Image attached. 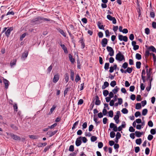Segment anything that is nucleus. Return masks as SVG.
I'll return each instance as SVG.
<instances>
[{
    "mask_svg": "<svg viewBox=\"0 0 156 156\" xmlns=\"http://www.w3.org/2000/svg\"><path fill=\"white\" fill-rule=\"evenodd\" d=\"M133 70V69L132 67H128L127 68L126 70V73L127 72L129 73H131Z\"/></svg>",
    "mask_w": 156,
    "mask_h": 156,
    "instance_id": "obj_38",
    "label": "nucleus"
},
{
    "mask_svg": "<svg viewBox=\"0 0 156 156\" xmlns=\"http://www.w3.org/2000/svg\"><path fill=\"white\" fill-rule=\"evenodd\" d=\"M56 106L55 105H53L52 107L50 109V111L49 113V115H51L52 114L55 110V109L56 108Z\"/></svg>",
    "mask_w": 156,
    "mask_h": 156,
    "instance_id": "obj_28",
    "label": "nucleus"
},
{
    "mask_svg": "<svg viewBox=\"0 0 156 156\" xmlns=\"http://www.w3.org/2000/svg\"><path fill=\"white\" fill-rule=\"evenodd\" d=\"M140 87L141 91L143 90H144L145 86L144 85V84L142 83H141L140 84Z\"/></svg>",
    "mask_w": 156,
    "mask_h": 156,
    "instance_id": "obj_54",
    "label": "nucleus"
},
{
    "mask_svg": "<svg viewBox=\"0 0 156 156\" xmlns=\"http://www.w3.org/2000/svg\"><path fill=\"white\" fill-rule=\"evenodd\" d=\"M29 51L28 50L25 51L23 53L22 55V58H26L28 54Z\"/></svg>",
    "mask_w": 156,
    "mask_h": 156,
    "instance_id": "obj_16",
    "label": "nucleus"
},
{
    "mask_svg": "<svg viewBox=\"0 0 156 156\" xmlns=\"http://www.w3.org/2000/svg\"><path fill=\"white\" fill-rule=\"evenodd\" d=\"M128 63L127 62H125L123 64L122 67L124 69H126L128 68Z\"/></svg>",
    "mask_w": 156,
    "mask_h": 156,
    "instance_id": "obj_39",
    "label": "nucleus"
},
{
    "mask_svg": "<svg viewBox=\"0 0 156 156\" xmlns=\"http://www.w3.org/2000/svg\"><path fill=\"white\" fill-rule=\"evenodd\" d=\"M79 120H78L75 122L73 124V126L72 128V130H74L76 128V126H77L79 123Z\"/></svg>",
    "mask_w": 156,
    "mask_h": 156,
    "instance_id": "obj_32",
    "label": "nucleus"
},
{
    "mask_svg": "<svg viewBox=\"0 0 156 156\" xmlns=\"http://www.w3.org/2000/svg\"><path fill=\"white\" fill-rule=\"evenodd\" d=\"M109 63L108 62H106L105 64L104 69L105 70H107L109 68Z\"/></svg>",
    "mask_w": 156,
    "mask_h": 156,
    "instance_id": "obj_41",
    "label": "nucleus"
},
{
    "mask_svg": "<svg viewBox=\"0 0 156 156\" xmlns=\"http://www.w3.org/2000/svg\"><path fill=\"white\" fill-rule=\"evenodd\" d=\"M150 133L152 135L156 134V128L152 129L150 130Z\"/></svg>",
    "mask_w": 156,
    "mask_h": 156,
    "instance_id": "obj_31",
    "label": "nucleus"
},
{
    "mask_svg": "<svg viewBox=\"0 0 156 156\" xmlns=\"http://www.w3.org/2000/svg\"><path fill=\"white\" fill-rule=\"evenodd\" d=\"M110 135L111 138H113L115 136V133L114 131H112L110 133Z\"/></svg>",
    "mask_w": 156,
    "mask_h": 156,
    "instance_id": "obj_51",
    "label": "nucleus"
},
{
    "mask_svg": "<svg viewBox=\"0 0 156 156\" xmlns=\"http://www.w3.org/2000/svg\"><path fill=\"white\" fill-rule=\"evenodd\" d=\"M2 78L3 79V82L5 85V89H7L9 87V82L6 79L4 78L3 77Z\"/></svg>",
    "mask_w": 156,
    "mask_h": 156,
    "instance_id": "obj_12",
    "label": "nucleus"
},
{
    "mask_svg": "<svg viewBox=\"0 0 156 156\" xmlns=\"http://www.w3.org/2000/svg\"><path fill=\"white\" fill-rule=\"evenodd\" d=\"M136 143L137 145H140L142 143V140L141 138L137 139L136 140Z\"/></svg>",
    "mask_w": 156,
    "mask_h": 156,
    "instance_id": "obj_30",
    "label": "nucleus"
},
{
    "mask_svg": "<svg viewBox=\"0 0 156 156\" xmlns=\"http://www.w3.org/2000/svg\"><path fill=\"white\" fill-rule=\"evenodd\" d=\"M153 138V136L151 134H149L147 136V139L149 140H151Z\"/></svg>",
    "mask_w": 156,
    "mask_h": 156,
    "instance_id": "obj_60",
    "label": "nucleus"
},
{
    "mask_svg": "<svg viewBox=\"0 0 156 156\" xmlns=\"http://www.w3.org/2000/svg\"><path fill=\"white\" fill-rule=\"evenodd\" d=\"M95 104L97 105H100L101 104V101L99 100L98 96L96 95L95 98Z\"/></svg>",
    "mask_w": 156,
    "mask_h": 156,
    "instance_id": "obj_15",
    "label": "nucleus"
},
{
    "mask_svg": "<svg viewBox=\"0 0 156 156\" xmlns=\"http://www.w3.org/2000/svg\"><path fill=\"white\" fill-rule=\"evenodd\" d=\"M119 39L120 41H124L125 42H127L128 41V37L126 36H123L122 35L119 34L118 36Z\"/></svg>",
    "mask_w": 156,
    "mask_h": 156,
    "instance_id": "obj_7",
    "label": "nucleus"
},
{
    "mask_svg": "<svg viewBox=\"0 0 156 156\" xmlns=\"http://www.w3.org/2000/svg\"><path fill=\"white\" fill-rule=\"evenodd\" d=\"M81 136H80L76 139L75 144L76 146L78 147L81 144Z\"/></svg>",
    "mask_w": 156,
    "mask_h": 156,
    "instance_id": "obj_10",
    "label": "nucleus"
},
{
    "mask_svg": "<svg viewBox=\"0 0 156 156\" xmlns=\"http://www.w3.org/2000/svg\"><path fill=\"white\" fill-rule=\"evenodd\" d=\"M52 145L47 146L44 149L43 151L44 152H46L47 151L51 148V147Z\"/></svg>",
    "mask_w": 156,
    "mask_h": 156,
    "instance_id": "obj_34",
    "label": "nucleus"
},
{
    "mask_svg": "<svg viewBox=\"0 0 156 156\" xmlns=\"http://www.w3.org/2000/svg\"><path fill=\"white\" fill-rule=\"evenodd\" d=\"M7 27H4L3 30L2 31L1 33L2 34L5 32V34L6 36L8 37L10 35L11 31L13 30V27H9L7 30Z\"/></svg>",
    "mask_w": 156,
    "mask_h": 156,
    "instance_id": "obj_2",
    "label": "nucleus"
},
{
    "mask_svg": "<svg viewBox=\"0 0 156 156\" xmlns=\"http://www.w3.org/2000/svg\"><path fill=\"white\" fill-rule=\"evenodd\" d=\"M109 116L112 118L113 116V112L112 110H110L108 112Z\"/></svg>",
    "mask_w": 156,
    "mask_h": 156,
    "instance_id": "obj_47",
    "label": "nucleus"
},
{
    "mask_svg": "<svg viewBox=\"0 0 156 156\" xmlns=\"http://www.w3.org/2000/svg\"><path fill=\"white\" fill-rule=\"evenodd\" d=\"M82 129H86L87 127V122H85L83 123L82 125Z\"/></svg>",
    "mask_w": 156,
    "mask_h": 156,
    "instance_id": "obj_56",
    "label": "nucleus"
},
{
    "mask_svg": "<svg viewBox=\"0 0 156 156\" xmlns=\"http://www.w3.org/2000/svg\"><path fill=\"white\" fill-rule=\"evenodd\" d=\"M108 42V40L106 38H104L101 41V44L102 46L103 47H105L107 44Z\"/></svg>",
    "mask_w": 156,
    "mask_h": 156,
    "instance_id": "obj_9",
    "label": "nucleus"
},
{
    "mask_svg": "<svg viewBox=\"0 0 156 156\" xmlns=\"http://www.w3.org/2000/svg\"><path fill=\"white\" fill-rule=\"evenodd\" d=\"M79 41L81 44V48L83 49L85 47V44L83 41V37L80 38Z\"/></svg>",
    "mask_w": 156,
    "mask_h": 156,
    "instance_id": "obj_21",
    "label": "nucleus"
},
{
    "mask_svg": "<svg viewBox=\"0 0 156 156\" xmlns=\"http://www.w3.org/2000/svg\"><path fill=\"white\" fill-rule=\"evenodd\" d=\"M53 66L51 64L48 68L47 71L48 73H50L52 69Z\"/></svg>",
    "mask_w": 156,
    "mask_h": 156,
    "instance_id": "obj_63",
    "label": "nucleus"
},
{
    "mask_svg": "<svg viewBox=\"0 0 156 156\" xmlns=\"http://www.w3.org/2000/svg\"><path fill=\"white\" fill-rule=\"evenodd\" d=\"M134 38V35L133 34H131L129 36V39L131 41H133Z\"/></svg>",
    "mask_w": 156,
    "mask_h": 156,
    "instance_id": "obj_62",
    "label": "nucleus"
},
{
    "mask_svg": "<svg viewBox=\"0 0 156 156\" xmlns=\"http://www.w3.org/2000/svg\"><path fill=\"white\" fill-rule=\"evenodd\" d=\"M107 51L109 52V55L112 56L114 55V51L113 48L110 46H107L106 48Z\"/></svg>",
    "mask_w": 156,
    "mask_h": 156,
    "instance_id": "obj_5",
    "label": "nucleus"
},
{
    "mask_svg": "<svg viewBox=\"0 0 156 156\" xmlns=\"http://www.w3.org/2000/svg\"><path fill=\"white\" fill-rule=\"evenodd\" d=\"M117 67V65L116 64H115L113 66H111L110 67V69L109 72L110 73H112L113 72L114 70H115L116 69Z\"/></svg>",
    "mask_w": 156,
    "mask_h": 156,
    "instance_id": "obj_14",
    "label": "nucleus"
},
{
    "mask_svg": "<svg viewBox=\"0 0 156 156\" xmlns=\"http://www.w3.org/2000/svg\"><path fill=\"white\" fill-rule=\"evenodd\" d=\"M60 45L64 51V52L66 54H67L68 53V51L65 45L64 44H60Z\"/></svg>",
    "mask_w": 156,
    "mask_h": 156,
    "instance_id": "obj_18",
    "label": "nucleus"
},
{
    "mask_svg": "<svg viewBox=\"0 0 156 156\" xmlns=\"http://www.w3.org/2000/svg\"><path fill=\"white\" fill-rule=\"evenodd\" d=\"M57 30L63 36L66 37V32H65L63 30L61 29L60 28H58L57 29Z\"/></svg>",
    "mask_w": 156,
    "mask_h": 156,
    "instance_id": "obj_13",
    "label": "nucleus"
},
{
    "mask_svg": "<svg viewBox=\"0 0 156 156\" xmlns=\"http://www.w3.org/2000/svg\"><path fill=\"white\" fill-rule=\"evenodd\" d=\"M109 84L108 83L107 81L104 82L103 85L102 86V89H105L106 87L109 86Z\"/></svg>",
    "mask_w": 156,
    "mask_h": 156,
    "instance_id": "obj_23",
    "label": "nucleus"
},
{
    "mask_svg": "<svg viewBox=\"0 0 156 156\" xmlns=\"http://www.w3.org/2000/svg\"><path fill=\"white\" fill-rule=\"evenodd\" d=\"M119 88L117 86H116L115 88L112 90V92L114 94H116L119 90Z\"/></svg>",
    "mask_w": 156,
    "mask_h": 156,
    "instance_id": "obj_26",
    "label": "nucleus"
},
{
    "mask_svg": "<svg viewBox=\"0 0 156 156\" xmlns=\"http://www.w3.org/2000/svg\"><path fill=\"white\" fill-rule=\"evenodd\" d=\"M60 77L59 74L57 73L55 75L53 80L54 83H56L59 80Z\"/></svg>",
    "mask_w": 156,
    "mask_h": 156,
    "instance_id": "obj_8",
    "label": "nucleus"
},
{
    "mask_svg": "<svg viewBox=\"0 0 156 156\" xmlns=\"http://www.w3.org/2000/svg\"><path fill=\"white\" fill-rule=\"evenodd\" d=\"M136 136L137 137H140L143 134V132H140L138 131H136L135 133Z\"/></svg>",
    "mask_w": 156,
    "mask_h": 156,
    "instance_id": "obj_20",
    "label": "nucleus"
},
{
    "mask_svg": "<svg viewBox=\"0 0 156 156\" xmlns=\"http://www.w3.org/2000/svg\"><path fill=\"white\" fill-rule=\"evenodd\" d=\"M74 71L71 70V75H70V79L72 80L73 81L74 80Z\"/></svg>",
    "mask_w": 156,
    "mask_h": 156,
    "instance_id": "obj_33",
    "label": "nucleus"
},
{
    "mask_svg": "<svg viewBox=\"0 0 156 156\" xmlns=\"http://www.w3.org/2000/svg\"><path fill=\"white\" fill-rule=\"evenodd\" d=\"M65 80L66 83H67L69 80V76L67 73L65 74Z\"/></svg>",
    "mask_w": 156,
    "mask_h": 156,
    "instance_id": "obj_46",
    "label": "nucleus"
},
{
    "mask_svg": "<svg viewBox=\"0 0 156 156\" xmlns=\"http://www.w3.org/2000/svg\"><path fill=\"white\" fill-rule=\"evenodd\" d=\"M7 135L9 136H11L14 140H20V137L17 136L16 135H15L12 133H8Z\"/></svg>",
    "mask_w": 156,
    "mask_h": 156,
    "instance_id": "obj_4",
    "label": "nucleus"
},
{
    "mask_svg": "<svg viewBox=\"0 0 156 156\" xmlns=\"http://www.w3.org/2000/svg\"><path fill=\"white\" fill-rule=\"evenodd\" d=\"M27 34V33H24L23 34L21 35L20 36V41H22L23 40V39L26 37V36Z\"/></svg>",
    "mask_w": 156,
    "mask_h": 156,
    "instance_id": "obj_29",
    "label": "nucleus"
},
{
    "mask_svg": "<svg viewBox=\"0 0 156 156\" xmlns=\"http://www.w3.org/2000/svg\"><path fill=\"white\" fill-rule=\"evenodd\" d=\"M115 59L119 62H121L123 60L125 61L124 55L120 51H119V52L116 55Z\"/></svg>",
    "mask_w": 156,
    "mask_h": 156,
    "instance_id": "obj_1",
    "label": "nucleus"
},
{
    "mask_svg": "<svg viewBox=\"0 0 156 156\" xmlns=\"http://www.w3.org/2000/svg\"><path fill=\"white\" fill-rule=\"evenodd\" d=\"M129 130L130 132H133L135 131V129L132 126H131L129 127Z\"/></svg>",
    "mask_w": 156,
    "mask_h": 156,
    "instance_id": "obj_57",
    "label": "nucleus"
},
{
    "mask_svg": "<svg viewBox=\"0 0 156 156\" xmlns=\"http://www.w3.org/2000/svg\"><path fill=\"white\" fill-rule=\"evenodd\" d=\"M82 140L83 142V143H86L87 141V138L85 137L81 136V140Z\"/></svg>",
    "mask_w": 156,
    "mask_h": 156,
    "instance_id": "obj_49",
    "label": "nucleus"
},
{
    "mask_svg": "<svg viewBox=\"0 0 156 156\" xmlns=\"http://www.w3.org/2000/svg\"><path fill=\"white\" fill-rule=\"evenodd\" d=\"M97 25L99 29L104 30H105V28L104 27V26L102 25L101 23L99 21L98 22Z\"/></svg>",
    "mask_w": 156,
    "mask_h": 156,
    "instance_id": "obj_19",
    "label": "nucleus"
},
{
    "mask_svg": "<svg viewBox=\"0 0 156 156\" xmlns=\"http://www.w3.org/2000/svg\"><path fill=\"white\" fill-rule=\"evenodd\" d=\"M80 80V77L79 76L78 74H77L76 76L75 81L76 83H77Z\"/></svg>",
    "mask_w": 156,
    "mask_h": 156,
    "instance_id": "obj_48",
    "label": "nucleus"
},
{
    "mask_svg": "<svg viewBox=\"0 0 156 156\" xmlns=\"http://www.w3.org/2000/svg\"><path fill=\"white\" fill-rule=\"evenodd\" d=\"M94 101H92V102L91 103V104L89 106L90 109V110H91L93 109V108L94 107Z\"/></svg>",
    "mask_w": 156,
    "mask_h": 156,
    "instance_id": "obj_52",
    "label": "nucleus"
},
{
    "mask_svg": "<svg viewBox=\"0 0 156 156\" xmlns=\"http://www.w3.org/2000/svg\"><path fill=\"white\" fill-rule=\"evenodd\" d=\"M97 139V138L95 136H92L91 137V141L92 142H94L96 141Z\"/></svg>",
    "mask_w": 156,
    "mask_h": 156,
    "instance_id": "obj_40",
    "label": "nucleus"
},
{
    "mask_svg": "<svg viewBox=\"0 0 156 156\" xmlns=\"http://www.w3.org/2000/svg\"><path fill=\"white\" fill-rule=\"evenodd\" d=\"M107 19L110 21H112V23L115 24L116 23V20L114 17H113L110 15L108 14L107 16Z\"/></svg>",
    "mask_w": 156,
    "mask_h": 156,
    "instance_id": "obj_6",
    "label": "nucleus"
},
{
    "mask_svg": "<svg viewBox=\"0 0 156 156\" xmlns=\"http://www.w3.org/2000/svg\"><path fill=\"white\" fill-rule=\"evenodd\" d=\"M16 61L17 60L16 58L14 59L13 61H11L10 63V66L12 68L16 65Z\"/></svg>",
    "mask_w": 156,
    "mask_h": 156,
    "instance_id": "obj_22",
    "label": "nucleus"
},
{
    "mask_svg": "<svg viewBox=\"0 0 156 156\" xmlns=\"http://www.w3.org/2000/svg\"><path fill=\"white\" fill-rule=\"evenodd\" d=\"M116 82L115 80H113V81H112L110 83V85L112 87H114L115 85H116Z\"/></svg>",
    "mask_w": 156,
    "mask_h": 156,
    "instance_id": "obj_45",
    "label": "nucleus"
},
{
    "mask_svg": "<svg viewBox=\"0 0 156 156\" xmlns=\"http://www.w3.org/2000/svg\"><path fill=\"white\" fill-rule=\"evenodd\" d=\"M103 146V144L102 142H99L98 144V147L99 148H101Z\"/></svg>",
    "mask_w": 156,
    "mask_h": 156,
    "instance_id": "obj_61",
    "label": "nucleus"
},
{
    "mask_svg": "<svg viewBox=\"0 0 156 156\" xmlns=\"http://www.w3.org/2000/svg\"><path fill=\"white\" fill-rule=\"evenodd\" d=\"M33 23L35 24H39L42 22V17L38 16L34 18L32 21Z\"/></svg>",
    "mask_w": 156,
    "mask_h": 156,
    "instance_id": "obj_3",
    "label": "nucleus"
},
{
    "mask_svg": "<svg viewBox=\"0 0 156 156\" xmlns=\"http://www.w3.org/2000/svg\"><path fill=\"white\" fill-rule=\"evenodd\" d=\"M147 124L148 126L150 127H152L153 126V123L151 120L149 121Z\"/></svg>",
    "mask_w": 156,
    "mask_h": 156,
    "instance_id": "obj_53",
    "label": "nucleus"
},
{
    "mask_svg": "<svg viewBox=\"0 0 156 156\" xmlns=\"http://www.w3.org/2000/svg\"><path fill=\"white\" fill-rule=\"evenodd\" d=\"M122 112L124 114H126L128 113V111L126 108H123L121 110Z\"/></svg>",
    "mask_w": 156,
    "mask_h": 156,
    "instance_id": "obj_44",
    "label": "nucleus"
},
{
    "mask_svg": "<svg viewBox=\"0 0 156 156\" xmlns=\"http://www.w3.org/2000/svg\"><path fill=\"white\" fill-rule=\"evenodd\" d=\"M135 56L136 59L138 60H140L142 58L141 55L138 53L136 54Z\"/></svg>",
    "mask_w": 156,
    "mask_h": 156,
    "instance_id": "obj_35",
    "label": "nucleus"
},
{
    "mask_svg": "<svg viewBox=\"0 0 156 156\" xmlns=\"http://www.w3.org/2000/svg\"><path fill=\"white\" fill-rule=\"evenodd\" d=\"M148 112L147 109L146 108H145L143 110L142 114L143 115H145Z\"/></svg>",
    "mask_w": 156,
    "mask_h": 156,
    "instance_id": "obj_42",
    "label": "nucleus"
},
{
    "mask_svg": "<svg viewBox=\"0 0 156 156\" xmlns=\"http://www.w3.org/2000/svg\"><path fill=\"white\" fill-rule=\"evenodd\" d=\"M69 60L72 63H73L75 61V59L73 58L72 55L71 54H69Z\"/></svg>",
    "mask_w": 156,
    "mask_h": 156,
    "instance_id": "obj_24",
    "label": "nucleus"
},
{
    "mask_svg": "<svg viewBox=\"0 0 156 156\" xmlns=\"http://www.w3.org/2000/svg\"><path fill=\"white\" fill-rule=\"evenodd\" d=\"M141 108V105L140 103H137L135 105V108L136 109H139Z\"/></svg>",
    "mask_w": 156,
    "mask_h": 156,
    "instance_id": "obj_27",
    "label": "nucleus"
},
{
    "mask_svg": "<svg viewBox=\"0 0 156 156\" xmlns=\"http://www.w3.org/2000/svg\"><path fill=\"white\" fill-rule=\"evenodd\" d=\"M148 49L150 51H151L153 52H156V49L153 46L151 45L148 48Z\"/></svg>",
    "mask_w": 156,
    "mask_h": 156,
    "instance_id": "obj_25",
    "label": "nucleus"
},
{
    "mask_svg": "<svg viewBox=\"0 0 156 156\" xmlns=\"http://www.w3.org/2000/svg\"><path fill=\"white\" fill-rule=\"evenodd\" d=\"M141 63L140 62L137 61L136 63V67L137 69H140V68Z\"/></svg>",
    "mask_w": 156,
    "mask_h": 156,
    "instance_id": "obj_37",
    "label": "nucleus"
},
{
    "mask_svg": "<svg viewBox=\"0 0 156 156\" xmlns=\"http://www.w3.org/2000/svg\"><path fill=\"white\" fill-rule=\"evenodd\" d=\"M109 94V92L107 90H105L103 91V94L105 97H106Z\"/></svg>",
    "mask_w": 156,
    "mask_h": 156,
    "instance_id": "obj_43",
    "label": "nucleus"
},
{
    "mask_svg": "<svg viewBox=\"0 0 156 156\" xmlns=\"http://www.w3.org/2000/svg\"><path fill=\"white\" fill-rule=\"evenodd\" d=\"M10 127L14 130H17L18 129V127L13 124H11L10 125Z\"/></svg>",
    "mask_w": 156,
    "mask_h": 156,
    "instance_id": "obj_36",
    "label": "nucleus"
},
{
    "mask_svg": "<svg viewBox=\"0 0 156 156\" xmlns=\"http://www.w3.org/2000/svg\"><path fill=\"white\" fill-rule=\"evenodd\" d=\"M145 33L147 35H148L150 33V30L149 28H146L145 29Z\"/></svg>",
    "mask_w": 156,
    "mask_h": 156,
    "instance_id": "obj_50",
    "label": "nucleus"
},
{
    "mask_svg": "<svg viewBox=\"0 0 156 156\" xmlns=\"http://www.w3.org/2000/svg\"><path fill=\"white\" fill-rule=\"evenodd\" d=\"M69 150L71 152H73L74 151V147L73 145H71L69 148Z\"/></svg>",
    "mask_w": 156,
    "mask_h": 156,
    "instance_id": "obj_55",
    "label": "nucleus"
},
{
    "mask_svg": "<svg viewBox=\"0 0 156 156\" xmlns=\"http://www.w3.org/2000/svg\"><path fill=\"white\" fill-rule=\"evenodd\" d=\"M98 35L100 38H101L103 37V34L101 32H99L98 33Z\"/></svg>",
    "mask_w": 156,
    "mask_h": 156,
    "instance_id": "obj_58",
    "label": "nucleus"
},
{
    "mask_svg": "<svg viewBox=\"0 0 156 156\" xmlns=\"http://www.w3.org/2000/svg\"><path fill=\"white\" fill-rule=\"evenodd\" d=\"M57 132V131L55 130L53 132L48 131L47 132V134L50 137H51L55 135Z\"/></svg>",
    "mask_w": 156,
    "mask_h": 156,
    "instance_id": "obj_17",
    "label": "nucleus"
},
{
    "mask_svg": "<svg viewBox=\"0 0 156 156\" xmlns=\"http://www.w3.org/2000/svg\"><path fill=\"white\" fill-rule=\"evenodd\" d=\"M105 34L106 37H109V36H110L109 31L108 30H107L105 31Z\"/></svg>",
    "mask_w": 156,
    "mask_h": 156,
    "instance_id": "obj_59",
    "label": "nucleus"
},
{
    "mask_svg": "<svg viewBox=\"0 0 156 156\" xmlns=\"http://www.w3.org/2000/svg\"><path fill=\"white\" fill-rule=\"evenodd\" d=\"M151 69H149V71L148 70V69H146V72H147V78L146 79V80L147 81H148V80L150 79L151 77V73L150 72L151 71Z\"/></svg>",
    "mask_w": 156,
    "mask_h": 156,
    "instance_id": "obj_11",
    "label": "nucleus"
},
{
    "mask_svg": "<svg viewBox=\"0 0 156 156\" xmlns=\"http://www.w3.org/2000/svg\"><path fill=\"white\" fill-rule=\"evenodd\" d=\"M140 151V148L139 147H136L135 148V152L136 153H138Z\"/></svg>",
    "mask_w": 156,
    "mask_h": 156,
    "instance_id": "obj_64",
    "label": "nucleus"
}]
</instances>
